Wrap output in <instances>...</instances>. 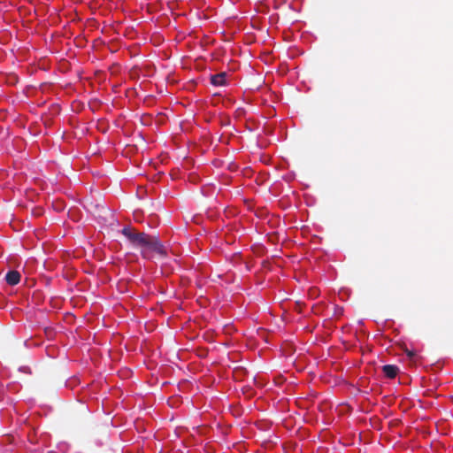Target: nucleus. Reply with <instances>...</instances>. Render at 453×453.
<instances>
[{"mask_svg":"<svg viewBox=\"0 0 453 453\" xmlns=\"http://www.w3.org/2000/svg\"><path fill=\"white\" fill-rule=\"evenodd\" d=\"M338 310H339V311H337V313L342 314V308H338Z\"/></svg>","mask_w":453,"mask_h":453,"instance_id":"7","label":"nucleus"},{"mask_svg":"<svg viewBox=\"0 0 453 453\" xmlns=\"http://www.w3.org/2000/svg\"><path fill=\"white\" fill-rule=\"evenodd\" d=\"M6 282L11 286L17 285L20 280V273L18 271H9L5 275Z\"/></svg>","mask_w":453,"mask_h":453,"instance_id":"2","label":"nucleus"},{"mask_svg":"<svg viewBox=\"0 0 453 453\" xmlns=\"http://www.w3.org/2000/svg\"><path fill=\"white\" fill-rule=\"evenodd\" d=\"M121 234L134 247L140 248L142 257L145 259L165 258L167 256V249L156 235L136 232L130 226L124 227Z\"/></svg>","mask_w":453,"mask_h":453,"instance_id":"1","label":"nucleus"},{"mask_svg":"<svg viewBox=\"0 0 453 453\" xmlns=\"http://www.w3.org/2000/svg\"><path fill=\"white\" fill-rule=\"evenodd\" d=\"M404 351L411 362H412V363L417 362L418 356L414 350H410V349H406Z\"/></svg>","mask_w":453,"mask_h":453,"instance_id":"5","label":"nucleus"},{"mask_svg":"<svg viewBox=\"0 0 453 453\" xmlns=\"http://www.w3.org/2000/svg\"><path fill=\"white\" fill-rule=\"evenodd\" d=\"M338 310H339V311H337V313L342 314V308H338Z\"/></svg>","mask_w":453,"mask_h":453,"instance_id":"6","label":"nucleus"},{"mask_svg":"<svg viewBox=\"0 0 453 453\" xmlns=\"http://www.w3.org/2000/svg\"><path fill=\"white\" fill-rule=\"evenodd\" d=\"M382 372L386 377L394 379L399 372V368L395 365H385L382 366Z\"/></svg>","mask_w":453,"mask_h":453,"instance_id":"3","label":"nucleus"},{"mask_svg":"<svg viewBox=\"0 0 453 453\" xmlns=\"http://www.w3.org/2000/svg\"><path fill=\"white\" fill-rule=\"evenodd\" d=\"M211 82L214 86H224L226 84V73H219L211 77Z\"/></svg>","mask_w":453,"mask_h":453,"instance_id":"4","label":"nucleus"}]
</instances>
